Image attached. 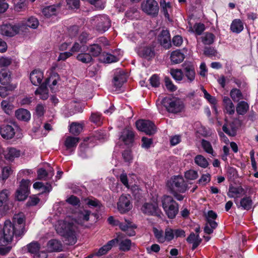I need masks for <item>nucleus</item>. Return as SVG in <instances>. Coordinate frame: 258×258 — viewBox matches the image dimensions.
Listing matches in <instances>:
<instances>
[{
	"label": "nucleus",
	"instance_id": "nucleus-1",
	"mask_svg": "<svg viewBox=\"0 0 258 258\" xmlns=\"http://www.w3.org/2000/svg\"><path fill=\"white\" fill-rule=\"evenodd\" d=\"M25 233L24 218L23 215H15L13 222L6 220L3 228V236L0 238V254L5 255L11 249V247L7 246L11 242L13 238L21 237Z\"/></svg>",
	"mask_w": 258,
	"mask_h": 258
},
{
	"label": "nucleus",
	"instance_id": "nucleus-2",
	"mask_svg": "<svg viewBox=\"0 0 258 258\" xmlns=\"http://www.w3.org/2000/svg\"><path fill=\"white\" fill-rule=\"evenodd\" d=\"M76 229V226L73 223L65 221L59 222L56 230L64 237V242L66 244L73 245L77 242Z\"/></svg>",
	"mask_w": 258,
	"mask_h": 258
},
{
	"label": "nucleus",
	"instance_id": "nucleus-3",
	"mask_svg": "<svg viewBox=\"0 0 258 258\" xmlns=\"http://www.w3.org/2000/svg\"><path fill=\"white\" fill-rule=\"evenodd\" d=\"M162 208L168 217L173 219L179 211L178 204L173 198L169 196H164L161 199Z\"/></svg>",
	"mask_w": 258,
	"mask_h": 258
},
{
	"label": "nucleus",
	"instance_id": "nucleus-4",
	"mask_svg": "<svg viewBox=\"0 0 258 258\" xmlns=\"http://www.w3.org/2000/svg\"><path fill=\"white\" fill-rule=\"evenodd\" d=\"M58 78V75H54L47 79L45 83L41 84L35 91V95H40V99L42 100L47 99L48 97V90L47 88V85L48 84L51 90H53V87L57 84Z\"/></svg>",
	"mask_w": 258,
	"mask_h": 258
},
{
	"label": "nucleus",
	"instance_id": "nucleus-5",
	"mask_svg": "<svg viewBox=\"0 0 258 258\" xmlns=\"http://www.w3.org/2000/svg\"><path fill=\"white\" fill-rule=\"evenodd\" d=\"M162 103L169 112L173 113L181 112L184 107L183 102L177 98H164Z\"/></svg>",
	"mask_w": 258,
	"mask_h": 258
},
{
	"label": "nucleus",
	"instance_id": "nucleus-6",
	"mask_svg": "<svg viewBox=\"0 0 258 258\" xmlns=\"http://www.w3.org/2000/svg\"><path fill=\"white\" fill-rule=\"evenodd\" d=\"M217 218V214L212 210L209 211L206 215V221L204 231L205 233L210 234L213 232L218 226V223L215 221Z\"/></svg>",
	"mask_w": 258,
	"mask_h": 258
},
{
	"label": "nucleus",
	"instance_id": "nucleus-7",
	"mask_svg": "<svg viewBox=\"0 0 258 258\" xmlns=\"http://www.w3.org/2000/svg\"><path fill=\"white\" fill-rule=\"evenodd\" d=\"M138 130L145 132L147 135H154L157 131L154 123L149 120H139L136 122Z\"/></svg>",
	"mask_w": 258,
	"mask_h": 258
},
{
	"label": "nucleus",
	"instance_id": "nucleus-8",
	"mask_svg": "<svg viewBox=\"0 0 258 258\" xmlns=\"http://www.w3.org/2000/svg\"><path fill=\"white\" fill-rule=\"evenodd\" d=\"M144 12L152 17L157 16L159 12V6L155 0H146L143 2L141 6Z\"/></svg>",
	"mask_w": 258,
	"mask_h": 258
},
{
	"label": "nucleus",
	"instance_id": "nucleus-9",
	"mask_svg": "<svg viewBox=\"0 0 258 258\" xmlns=\"http://www.w3.org/2000/svg\"><path fill=\"white\" fill-rule=\"evenodd\" d=\"M169 187L170 191H177L183 193L187 189V185L185 183L183 178L180 176H175L172 178Z\"/></svg>",
	"mask_w": 258,
	"mask_h": 258
},
{
	"label": "nucleus",
	"instance_id": "nucleus-10",
	"mask_svg": "<svg viewBox=\"0 0 258 258\" xmlns=\"http://www.w3.org/2000/svg\"><path fill=\"white\" fill-rule=\"evenodd\" d=\"M93 20L97 22V30L101 33L105 32L110 27V21L106 15L95 16Z\"/></svg>",
	"mask_w": 258,
	"mask_h": 258
},
{
	"label": "nucleus",
	"instance_id": "nucleus-11",
	"mask_svg": "<svg viewBox=\"0 0 258 258\" xmlns=\"http://www.w3.org/2000/svg\"><path fill=\"white\" fill-rule=\"evenodd\" d=\"M9 196L10 192L8 190L3 189L0 191V208H2L3 214L7 213L12 207Z\"/></svg>",
	"mask_w": 258,
	"mask_h": 258
},
{
	"label": "nucleus",
	"instance_id": "nucleus-12",
	"mask_svg": "<svg viewBox=\"0 0 258 258\" xmlns=\"http://www.w3.org/2000/svg\"><path fill=\"white\" fill-rule=\"evenodd\" d=\"M30 181L28 180H22L19 188L16 193V197L19 201L25 200L29 194V186Z\"/></svg>",
	"mask_w": 258,
	"mask_h": 258
},
{
	"label": "nucleus",
	"instance_id": "nucleus-13",
	"mask_svg": "<svg viewBox=\"0 0 258 258\" xmlns=\"http://www.w3.org/2000/svg\"><path fill=\"white\" fill-rule=\"evenodd\" d=\"M131 200V197L129 195L120 196L117 203L118 210L120 213H124L132 209V204Z\"/></svg>",
	"mask_w": 258,
	"mask_h": 258
},
{
	"label": "nucleus",
	"instance_id": "nucleus-14",
	"mask_svg": "<svg viewBox=\"0 0 258 258\" xmlns=\"http://www.w3.org/2000/svg\"><path fill=\"white\" fill-rule=\"evenodd\" d=\"M91 214L89 210L80 209L75 214V220L78 224L83 225L89 220Z\"/></svg>",
	"mask_w": 258,
	"mask_h": 258
},
{
	"label": "nucleus",
	"instance_id": "nucleus-15",
	"mask_svg": "<svg viewBox=\"0 0 258 258\" xmlns=\"http://www.w3.org/2000/svg\"><path fill=\"white\" fill-rule=\"evenodd\" d=\"M142 212L147 215L158 216L159 210L157 203H145L141 208Z\"/></svg>",
	"mask_w": 258,
	"mask_h": 258
},
{
	"label": "nucleus",
	"instance_id": "nucleus-16",
	"mask_svg": "<svg viewBox=\"0 0 258 258\" xmlns=\"http://www.w3.org/2000/svg\"><path fill=\"white\" fill-rule=\"evenodd\" d=\"M19 28L16 25L4 24L0 26V34L2 35L12 37L18 33Z\"/></svg>",
	"mask_w": 258,
	"mask_h": 258
},
{
	"label": "nucleus",
	"instance_id": "nucleus-17",
	"mask_svg": "<svg viewBox=\"0 0 258 258\" xmlns=\"http://www.w3.org/2000/svg\"><path fill=\"white\" fill-rule=\"evenodd\" d=\"M183 77L186 78L187 82H192L196 76L195 68L194 66L190 62L184 63L183 66Z\"/></svg>",
	"mask_w": 258,
	"mask_h": 258
},
{
	"label": "nucleus",
	"instance_id": "nucleus-18",
	"mask_svg": "<svg viewBox=\"0 0 258 258\" xmlns=\"http://www.w3.org/2000/svg\"><path fill=\"white\" fill-rule=\"evenodd\" d=\"M0 134L4 139L9 140L14 137L15 132L12 125L4 124L0 127Z\"/></svg>",
	"mask_w": 258,
	"mask_h": 258
},
{
	"label": "nucleus",
	"instance_id": "nucleus-19",
	"mask_svg": "<svg viewBox=\"0 0 258 258\" xmlns=\"http://www.w3.org/2000/svg\"><path fill=\"white\" fill-rule=\"evenodd\" d=\"M160 44L165 48L168 49L171 46L170 35L169 31L163 30L159 36Z\"/></svg>",
	"mask_w": 258,
	"mask_h": 258
},
{
	"label": "nucleus",
	"instance_id": "nucleus-20",
	"mask_svg": "<svg viewBox=\"0 0 258 258\" xmlns=\"http://www.w3.org/2000/svg\"><path fill=\"white\" fill-rule=\"evenodd\" d=\"M119 139L126 145L132 143L134 139V134L133 131L128 128L124 129L121 133Z\"/></svg>",
	"mask_w": 258,
	"mask_h": 258
},
{
	"label": "nucleus",
	"instance_id": "nucleus-21",
	"mask_svg": "<svg viewBox=\"0 0 258 258\" xmlns=\"http://www.w3.org/2000/svg\"><path fill=\"white\" fill-rule=\"evenodd\" d=\"M138 54L141 57L149 60L155 56L154 49L151 46L144 47L139 50Z\"/></svg>",
	"mask_w": 258,
	"mask_h": 258
},
{
	"label": "nucleus",
	"instance_id": "nucleus-22",
	"mask_svg": "<svg viewBox=\"0 0 258 258\" xmlns=\"http://www.w3.org/2000/svg\"><path fill=\"white\" fill-rule=\"evenodd\" d=\"M84 201L86 205L91 209H96L97 212L103 207L101 202L93 197L85 198Z\"/></svg>",
	"mask_w": 258,
	"mask_h": 258
},
{
	"label": "nucleus",
	"instance_id": "nucleus-23",
	"mask_svg": "<svg viewBox=\"0 0 258 258\" xmlns=\"http://www.w3.org/2000/svg\"><path fill=\"white\" fill-rule=\"evenodd\" d=\"M43 78V73L40 70H35L30 74V81L35 86H37L40 84Z\"/></svg>",
	"mask_w": 258,
	"mask_h": 258
},
{
	"label": "nucleus",
	"instance_id": "nucleus-24",
	"mask_svg": "<svg viewBox=\"0 0 258 258\" xmlns=\"http://www.w3.org/2000/svg\"><path fill=\"white\" fill-rule=\"evenodd\" d=\"M15 116L18 120L23 121H28L31 118L29 111L24 108H19L16 110Z\"/></svg>",
	"mask_w": 258,
	"mask_h": 258
},
{
	"label": "nucleus",
	"instance_id": "nucleus-25",
	"mask_svg": "<svg viewBox=\"0 0 258 258\" xmlns=\"http://www.w3.org/2000/svg\"><path fill=\"white\" fill-rule=\"evenodd\" d=\"M117 242L118 239L116 238L110 240L106 244L100 248L98 251L94 254V255L101 256L106 254Z\"/></svg>",
	"mask_w": 258,
	"mask_h": 258
},
{
	"label": "nucleus",
	"instance_id": "nucleus-26",
	"mask_svg": "<svg viewBox=\"0 0 258 258\" xmlns=\"http://www.w3.org/2000/svg\"><path fill=\"white\" fill-rule=\"evenodd\" d=\"M126 81V77L123 72L117 73L113 80L114 86L116 88H120L123 84Z\"/></svg>",
	"mask_w": 258,
	"mask_h": 258
},
{
	"label": "nucleus",
	"instance_id": "nucleus-27",
	"mask_svg": "<svg viewBox=\"0 0 258 258\" xmlns=\"http://www.w3.org/2000/svg\"><path fill=\"white\" fill-rule=\"evenodd\" d=\"M186 241L189 244H192L191 249L194 250L200 244L202 239L200 237L199 235L195 234L194 232H191L187 237Z\"/></svg>",
	"mask_w": 258,
	"mask_h": 258
},
{
	"label": "nucleus",
	"instance_id": "nucleus-28",
	"mask_svg": "<svg viewBox=\"0 0 258 258\" xmlns=\"http://www.w3.org/2000/svg\"><path fill=\"white\" fill-rule=\"evenodd\" d=\"M244 189L241 187H230L227 194L228 196L231 198H237L244 195Z\"/></svg>",
	"mask_w": 258,
	"mask_h": 258
},
{
	"label": "nucleus",
	"instance_id": "nucleus-29",
	"mask_svg": "<svg viewBox=\"0 0 258 258\" xmlns=\"http://www.w3.org/2000/svg\"><path fill=\"white\" fill-rule=\"evenodd\" d=\"M47 249L50 252L60 251L62 250V244L61 242L56 239L49 240L47 244Z\"/></svg>",
	"mask_w": 258,
	"mask_h": 258
},
{
	"label": "nucleus",
	"instance_id": "nucleus-30",
	"mask_svg": "<svg viewBox=\"0 0 258 258\" xmlns=\"http://www.w3.org/2000/svg\"><path fill=\"white\" fill-rule=\"evenodd\" d=\"M184 58V55L180 50L173 51L170 55L171 61L175 64L181 62Z\"/></svg>",
	"mask_w": 258,
	"mask_h": 258
},
{
	"label": "nucleus",
	"instance_id": "nucleus-31",
	"mask_svg": "<svg viewBox=\"0 0 258 258\" xmlns=\"http://www.w3.org/2000/svg\"><path fill=\"white\" fill-rule=\"evenodd\" d=\"M231 30L236 33H239L243 29V24L240 19L234 20L230 26Z\"/></svg>",
	"mask_w": 258,
	"mask_h": 258
},
{
	"label": "nucleus",
	"instance_id": "nucleus-32",
	"mask_svg": "<svg viewBox=\"0 0 258 258\" xmlns=\"http://www.w3.org/2000/svg\"><path fill=\"white\" fill-rule=\"evenodd\" d=\"M79 140L80 139L77 137H68L64 142V145L67 149L69 150L76 148Z\"/></svg>",
	"mask_w": 258,
	"mask_h": 258
},
{
	"label": "nucleus",
	"instance_id": "nucleus-33",
	"mask_svg": "<svg viewBox=\"0 0 258 258\" xmlns=\"http://www.w3.org/2000/svg\"><path fill=\"white\" fill-rule=\"evenodd\" d=\"M223 103L226 112L229 114H233L235 112V107L230 99L228 97L223 98Z\"/></svg>",
	"mask_w": 258,
	"mask_h": 258
},
{
	"label": "nucleus",
	"instance_id": "nucleus-34",
	"mask_svg": "<svg viewBox=\"0 0 258 258\" xmlns=\"http://www.w3.org/2000/svg\"><path fill=\"white\" fill-rule=\"evenodd\" d=\"M20 156V150L14 148H10L8 149V152L5 154V158L10 161H13L15 158H18Z\"/></svg>",
	"mask_w": 258,
	"mask_h": 258
},
{
	"label": "nucleus",
	"instance_id": "nucleus-35",
	"mask_svg": "<svg viewBox=\"0 0 258 258\" xmlns=\"http://www.w3.org/2000/svg\"><path fill=\"white\" fill-rule=\"evenodd\" d=\"M87 50L91 55L94 57L98 56L102 51V48L97 44H93L88 47Z\"/></svg>",
	"mask_w": 258,
	"mask_h": 258
},
{
	"label": "nucleus",
	"instance_id": "nucleus-36",
	"mask_svg": "<svg viewBox=\"0 0 258 258\" xmlns=\"http://www.w3.org/2000/svg\"><path fill=\"white\" fill-rule=\"evenodd\" d=\"M249 109L248 103L245 101L239 102L236 106V111L239 115L245 114Z\"/></svg>",
	"mask_w": 258,
	"mask_h": 258
},
{
	"label": "nucleus",
	"instance_id": "nucleus-37",
	"mask_svg": "<svg viewBox=\"0 0 258 258\" xmlns=\"http://www.w3.org/2000/svg\"><path fill=\"white\" fill-rule=\"evenodd\" d=\"M215 38V35L211 33L206 32L201 37L202 42L205 45H210L213 43Z\"/></svg>",
	"mask_w": 258,
	"mask_h": 258
},
{
	"label": "nucleus",
	"instance_id": "nucleus-38",
	"mask_svg": "<svg viewBox=\"0 0 258 258\" xmlns=\"http://www.w3.org/2000/svg\"><path fill=\"white\" fill-rule=\"evenodd\" d=\"M10 82V75L5 69H2L0 72V82L3 85H8Z\"/></svg>",
	"mask_w": 258,
	"mask_h": 258
},
{
	"label": "nucleus",
	"instance_id": "nucleus-39",
	"mask_svg": "<svg viewBox=\"0 0 258 258\" xmlns=\"http://www.w3.org/2000/svg\"><path fill=\"white\" fill-rule=\"evenodd\" d=\"M252 202L249 197H245L241 199L240 202V206L244 210H248L251 209Z\"/></svg>",
	"mask_w": 258,
	"mask_h": 258
},
{
	"label": "nucleus",
	"instance_id": "nucleus-40",
	"mask_svg": "<svg viewBox=\"0 0 258 258\" xmlns=\"http://www.w3.org/2000/svg\"><path fill=\"white\" fill-rule=\"evenodd\" d=\"M195 162L198 166L205 168L209 165L207 160L202 155H198L195 158Z\"/></svg>",
	"mask_w": 258,
	"mask_h": 258
},
{
	"label": "nucleus",
	"instance_id": "nucleus-41",
	"mask_svg": "<svg viewBox=\"0 0 258 258\" xmlns=\"http://www.w3.org/2000/svg\"><path fill=\"white\" fill-rule=\"evenodd\" d=\"M77 59L84 63H88L93 61L92 56L89 53H81L77 56Z\"/></svg>",
	"mask_w": 258,
	"mask_h": 258
},
{
	"label": "nucleus",
	"instance_id": "nucleus-42",
	"mask_svg": "<svg viewBox=\"0 0 258 258\" xmlns=\"http://www.w3.org/2000/svg\"><path fill=\"white\" fill-rule=\"evenodd\" d=\"M230 96L234 102H238L243 99V95L239 89L234 88L230 91Z\"/></svg>",
	"mask_w": 258,
	"mask_h": 258
},
{
	"label": "nucleus",
	"instance_id": "nucleus-43",
	"mask_svg": "<svg viewBox=\"0 0 258 258\" xmlns=\"http://www.w3.org/2000/svg\"><path fill=\"white\" fill-rule=\"evenodd\" d=\"M56 6L55 5H52L45 7L42 10L43 14L46 17H50V16L55 15Z\"/></svg>",
	"mask_w": 258,
	"mask_h": 258
},
{
	"label": "nucleus",
	"instance_id": "nucleus-44",
	"mask_svg": "<svg viewBox=\"0 0 258 258\" xmlns=\"http://www.w3.org/2000/svg\"><path fill=\"white\" fill-rule=\"evenodd\" d=\"M83 128L81 124L76 122H73L70 126V132L74 135H79L82 131Z\"/></svg>",
	"mask_w": 258,
	"mask_h": 258
},
{
	"label": "nucleus",
	"instance_id": "nucleus-45",
	"mask_svg": "<svg viewBox=\"0 0 258 258\" xmlns=\"http://www.w3.org/2000/svg\"><path fill=\"white\" fill-rule=\"evenodd\" d=\"M6 86H0V96L5 97L8 95V91L15 89L16 86L12 85H6Z\"/></svg>",
	"mask_w": 258,
	"mask_h": 258
},
{
	"label": "nucleus",
	"instance_id": "nucleus-46",
	"mask_svg": "<svg viewBox=\"0 0 258 258\" xmlns=\"http://www.w3.org/2000/svg\"><path fill=\"white\" fill-rule=\"evenodd\" d=\"M132 242L130 239H125L121 240L119 244V249L123 251H128L131 247Z\"/></svg>",
	"mask_w": 258,
	"mask_h": 258
},
{
	"label": "nucleus",
	"instance_id": "nucleus-47",
	"mask_svg": "<svg viewBox=\"0 0 258 258\" xmlns=\"http://www.w3.org/2000/svg\"><path fill=\"white\" fill-rule=\"evenodd\" d=\"M90 120L98 126L102 124V117L98 113H92L90 118Z\"/></svg>",
	"mask_w": 258,
	"mask_h": 258
},
{
	"label": "nucleus",
	"instance_id": "nucleus-48",
	"mask_svg": "<svg viewBox=\"0 0 258 258\" xmlns=\"http://www.w3.org/2000/svg\"><path fill=\"white\" fill-rule=\"evenodd\" d=\"M201 144L203 148L204 149L205 152L210 154L212 155L213 156H214L213 148L212 147L211 143L209 141L203 139L202 140Z\"/></svg>",
	"mask_w": 258,
	"mask_h": 258
},
{
	"label": "nucleus",
	"instance_id": "nucleus-49",
	"mask_svg": "<svg viewBox=\"0 0 258 258\" xmlns=\"http://www.w3.org/2000/svg\"><path fill=\"white\" fill-rule=\"evenodd\" d=\"M33 186L35 189H41L43 191L45 192H49L51 189L50 184H47L45 185L41 182H36L33 184Z\"/></svg>",
	"mask_w": 258,
	"mask_h": 258
},
{
	"label": "nucleus",
	"instance_id": "nucleus-50",
	"mask_svg": "<svg viewBox=\"0 0 258 258\" xmlns=\"http://www.w3.org/2000/svg\"><path fill=\"white\" fill-rule=\"evenodd\" d=\"M170 74L172 77L176 80V81H181L183 78V71H181V70L176 69V70H171L170 71Z\"/></svg>",
	"mask_w": 258,
	"mask_h": 258
},
{
	"label": "nucleus",
	"instance_id": "nucleus-51",
	"mask_svg": "<svg viewBox=\"0 0 258 258\" xmlns=\"http://www.w3.org/2000/svg\"><path fill=\"white\" fill-rule=\"evenodd\" d=\"M27 246L28 251L33 255L40 249V245L37 242H32Z\"/></svg>",
	"mask_w": 258,
	"mask_h": 258
},
{
	"label": "nucleus",
	"instance_id": "nucleus-52",
	"mask_svg": "<svg viewBox=\"0 0 258 258\" xmlns=\"http://www.w3.org/2000/svg\"><path fill=\"white\" fill-rule=\"evenodd\" d=\"M38 179L39 180L45 179L47 176L52 177L54 175L53 171L47 173L46 170L40 168L37 171Z\"/></svg>",
	"mask_w": 258,
	"mask_h": 258
},
{
	"label": "nucleus",
	"instance_id": "nucleus-53",
	"mask_svg": "<svg viewBox=\"0 0 258 258\" xmlns=\"http://www.w3.org/2000/svg\"><path fill=\"white\" fill-rule=\"evenodd\" d=\"M103 61L106 63H112L116 62L119 60V58L114 55L110 53L103 54Z\"/></svg>",
	"mask_w": 258,
	"mask_h": 258
},
{
	"label": "nucleus",
	"instance_id": "nucleus-54",
	"mask_svg": "<svg viewBox=\"0 0 258 258\" xmlns=\"http://www.w3.org/2000/svg\"><path fill=\"white\" fill-rule=\"evenodd\" d=\"M2 109L8 114H11L13 106L11 104L9 101L7 100H3L1 102Z\"/></svg>",
	"mask_w": 258,
	"mask_h": 258
},
{
	"label": "nucleus",
	"instance_id": "nucleus-55",
	"mask_svg": "<svg viewBox=\"0 0 258 258\" xmlns=\"http://www.w3.org/2000/svg\"><path fill=\"white\" fill-rule=\"evenodd\" d=\"M160 3L164 15L165 17H168V9H170L171 7L170 3L166 2L165 0H160Z\"/></svg>",
	"mask_w": 258,
	"mask_h": 258
},
{
	"label": "nucleus",
	"instance_id": "nucleus-56",
	"mask_svg": "<svg viewBox=\"0 0 258 258\" xmlns=\"http://www.w3.org/2000/svg\"><path fill=\"white\" fill-rule=\"evenodd\" d=\"M153 232L156 238L158 240L159 242L163 243L165 241V238L163 235V232L162 230H159L156 228H154Z\"/></svg>",
	"mask_w": 258,
	"mask_h": 258
},
{
	"label": "nucleus",
	"instance_id": "nucleus-57",
	"mask_svg": "<svg viewBox=\"0 0 258 258\" xmlns=\"http://www.w3.org/2000/svg\"><path fill=\"white\" fill-rule=\"evenodd\" d=\"M39 25V21L37 18L34 17L29 18L27 22L26 25L31 28L36 29Z\"/></svg>",
	"mask_w": 258,
	"mask_h": 258
},
{
	"label": "nucleus",
	"instance_id": "nucleus-58",
	"mask_svg": "<svg viewBox=\"0 0 258 258\" xmlns=\"http://www.w3.org/2000/svg\"><path fill=\"white\" fill-rule=\"evenodd\" d=\"M67 6L70 9H78L80 7V0H66Z\"/></svg>",
	"mask_w": 258,
	"mask_h": 258
},
{
	"label": "nucleus",
	"instance_id": "nucleus-59",
	"mask_svg": "<svg viewBox=\"0 0 258 258\" xmlns=\"http://www.w3.org/2000/svg\"><path fill=\"white\" fill-rule=\"evenodd\" d=\"M184 176L186 179L194 180L198 178V174L196 171L189 170L185 172Z\"/></svg>",
	"mask_w": 258,
	"mask_h": 258
},
{
	"label": "nucleus",
	"instance_id": "nucleus-60",
	"mask_svg": "<svg viewBox=\"0 0 258 258\" xmlns=\"http://www.w3.org/2000/svg\"><path fill=\"white\" fill-rule=\"evenodd\" d=\"M211 180V175L209 173L204 174L199 179L198 182L200 184L205 185Z\"/></svg>",
	"mask_w": 258,
	"mask_h": 258
},
{
	"label": "nucleus",
	"instance_id": "nucleus-61",
	"mask_svg": "<svg viewBox=\"0 0 258 258\" xmlns=\"http://www.w3.org/2000/svg\"><path fill=\"white\" fill-rule=\"evenodd\" d=\"M204 53L206 56L211 57L216 56L217 54V51L214 47H205Z\"/></svg>",
	"mask_w": 258,
	"mask_h": 258
},
{
	"label": "nucleus",
	"instance_id": "nucleus-62",
	"mask_svg": "<svg viewBox=\"0 0 258 258\" xmlns=\"http://www.w3.org/2000/svg\"><path fill=\"white\" fill-rule=\"evenodd\" d=\"M201 90L203 91L204 97L206 98L209 102L212 104H215L216 102V100L215 97L212 96L206 90L204 89L203 87H201Z\"/></svg>",
	"mask_w": 258,
	"mask_h": 258
},
{
	"label": "nucleus",
	"instance_id": "nucleus-63",
	"mask_svg": "<svg viewBox=\"0 0 258 258\" xmlns=\"http://www.w3.org/2000/svg\"><path fill=\"white\" fill-rule=\"evenodd\" d=\"M12 170L10 167L6 166L3 168L2 170V179L5 181L12 173Z\"/></svg>",
	"mask_w": 258,
	"mask_h": 258
},
{
	"label": "nucleus",
	"instance_id": "nucleus-64",
	"mask_svg": "<svg viewBox=\"0 0 258 258\" xmlns=\"http://www.w3.org/2000/svg\"><path fill=\"white\" fill-rule=\"evenodd\" d=\"M194 29L196 33L200 35L205 30V27L203 24L202 23H196L194 26Z\"/></svg>",
	"mask_w": 258,
	"mask_h": 258
}]
</instances>
